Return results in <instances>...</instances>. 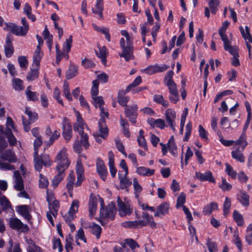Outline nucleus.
<instances>
[{"label":"nucleus","instance_id":"1","mask_svg":"<svg viewBox=\"0 0 252 252\" xmlns=\"http://www.w3.org/2000/svg\"><path fill=\"white\" fill-rule=\"evenodd\" d=\"M142 218L145 220H138L134 221H126L122 223L123 227L129 229H136L141 228L143 226L150 225L152 228H156L157 223L154 221L152 216L149 215L148 213L143 212Z\"/></svg>","mask_w":252,"mask_h":252},{"label":"nucleus","instance_id":"17","mask_svg":"<svg viewBox=\"0 0 252 252\" xmlns=\"http://www.w3.org/2000/svg\"><path fill=\"white\" fill-rule=\"evenodd\" d=\"M195 176L198 180L202 182L208 181L211 183L215 182V180L213 178L211 172L209 171H206L204 174L196 172Z\"/></svg>","mask_w":252,"mask_h":252},{"label":"nucleus","instance_id":"62","mask_svg":"<svg viewBox=\"0 0 252 252\" xmlns=\"http://www.w3.org/2000/svg\"><path fill=\"white\" fill-rule=\"evenodd\" d=\"M45 166H50L51 165V160L49 155L46 154H42L39 157Z\"/></svg>","mask_w":252,"mask_h":252},{"label":"nucleus","instance_id":"5","mask_svg":"<svg viewBox=\"0 0 252 252\" xmlns=\"http://www.w3.org/2000/svg\"><path fill=\"white\" fill-rule=\"evenodd\" d=\"M63 132L62 135L66 142H68L71 139L72 136V126L69 122V120L64 117L62 123Z\"/></svg>","mask_w":252,"mask_h":252},{"label":"nucleus","instance_id":"11","mask_svg":"<svg viewBox=\"0 0 252 252\" xmlns=\"http://www.w3.org/2000/svg\"><path fill=\"white\" fill-rule=\"evenodd\" d=\"M117 204L119 208V213L121 216H125L126 215H130L132 213V207H131L130 205L125 204L119 196L118 197Z\"/></svg>","mask_w":252,"mask_h":252},{"label":"nucleus","instance_id":"53","mask_svg":"<svg viewBox=\"0 0 252 252\" xmlns=\"http://www.w3.org/2000/svg\"><path fill=\"white\" fill-rule=\"evenodd\" d=\"M142 82L141 76H137L135 80L130 84L126 88V92H129L132 88L139 85Z\"/></svg>","mask_w":252,"mask_h":252},{"label":"nucleus","instance_id":"54","mask_svg":"<svg viewBox=\"0 0 252 252\" xmlns=\"http://www.w3.org/2000/svg\"><path fill=\"white\" fill-rule=\"evenodd\" d=\"M125 37L126 38V49L129 51L130 53L133 54V37L129 35V34L128 35V36Z\"/></svg>","mask_w":252,"mask_h":252},{"label":"nucleus","instance_id":"3","mask_svg":"<svg viewBox=\"0 0 252 252\" xmlns=\"http://www.w3.org/2000/svg\"><path fill=\"white\" fill-rule=\"evenodd\" d=\"M116 214L115 203L111 202L106 207L100 208V218L113 220Z\"/></svg>","mask_w":252,"mask_h":252},{"label":"nucleus","instance_id":"19","mask_svg":"<svg viewBox=\"0 0 252 252\" xmlns=\"http://www.w3.org/2000/svg\"><path fill=\"white\" fill-rule=\"evenodd\" d=\"M96 209L97 200L96 197H90L89 202V216L91 218H93L95 215Z\"/></svg>","mask_w":252,"mask_h":252},{"label":"nucleus","instance_id":"35","mask_svg":"<svg viewBox=\"0 0 252 252\" xmlns=\"http://www.w3.org/2000/svg\"><path fill=\"white\" fill-rule=\"evenodd\" d=\"M153 100L165 107H167L169 105L168 101L165 100L162 95L155 94L153 97Z\"/></svg>","mask_w":252,"mask_h":252},{"label":"nucleus","instance_id":"12","mask_svg":"<svg viewBox=\"0 0 252 252\" xmlns=\"http://www.w3.org/2000/svg\"><path fill=\"white\" fill-rule=\"evenodd\" d=\"M165 115L167 123L171 129L175 131V120L176 117L175 111L172 109H167L165 111Z\"/></svg>","mask_w":252,"mask_h":252},{"label":"nucleus","instance_id":"32","mask_svg":"<svg viewBox=\"0 0 252 252\" xmlns=\"http://www.w3.org/2000/svg\"><path fill=\"white\" fill-rule=\"evenodd\" d=\"M27 243L29 244L28 252H40V248L36 246L32 239L27 240Z\"/></svg>","mask_w":252,"mask_h":252},{"label":"nucleus","instance_id":"33","mask_svg":"<svg viewBox=\"0 0 252 252\" xmlns=\"http://www.w3.org/2000/svg\"><path fill=\"white\" fill-rule=\"evenodd\" d=\"M127 174H124V178L120 180L121 189H126L130 187L132 182L127 178Z\"/></svg>","mask_w":252,"mask_h":252},{"label":"nucleus","instance_id":"8","mask_svg":"<svg viewBox=\"0 0 252 252\" xmlns=\"http://www.w3.org/2000/svg\"><path fill=\"white\" fill-rule=\"evenodd\" d=\"M137 109L138 107L136 105L126 107L125 109L126 116L128 118L130 122L133 124L136 123Z\"/></svg>","mask_w":252,"mask_h":252},{"label":"nucleus","instance_id":"37","mask_svg":"<svg viewBox=\"0 0 252 252\" xmlns=\"http://www.w3.org/2000/svg\"><path fill=\"white\" fill-rule=\"evenodd\" d=\"M0 205L2 207V210H6L11 207V203L6 197L4 195L0 196Z\"/></svg>","mask_w":252,"mask_h":252},{"label":"nucleus","instance_id":"48","mask_svg":"<svg viewBox=\"0 0 252 252\" xmlns=\"http://www.w3.org/2000/svg\"><path fill=\"white\" fill-rule=\"evenodd\" d=\"M25 94L28 101H35L38 100V94L37 93L28 90L27 92H25Z\"/></svg>","mask_w":252,"mask_h":252},{"label":"nucleus","instance_id":"34","mask_svg":"<svg viewBox=\"0 0 252 252\" xmlns=\"http://www.w3.org/2000/svg\"><path fill=\"white\" fill-rule=\"evenodd\" d=\"M208 4L211 13L213 14H216L220 5V1L219 0H210L208 2Z\"/></svg>","mask_w":252,"mask_h":252},{"label":"nucleus","instance_id":"7","mask_svg":"<svg viewBox=\"0 0 252 252\" xmlns=\"http://www.w3.org/2000/svg\"><path fill=\"white\" fill-rule=\"evenodd\" d=\"M9 226L13 229L21 230L25 232L29 230L28 225L24 224L19 219L17 218H11L9 221Z\"/></svg>","mask_w":252,"mask_h":252},{"label":"nucleus","instance_id":"38","mask_svg":"<svg viewBox=\"0 0 252 252\" xmlns=\"http://www.w3.org/2000/svg\"><path fill=\"white\" fill-rule=\"evenodd\" d=\"M63 93L66 98L69 101H72V98L70 92V89L69 87V84L66 81H64L63 86Z\"/></svg>","mask_w":252,"mask_h":252},{"label":"nucleus","instance_id":"13","mask_svg":"<svg viewBox=\"0 0 252 252\" xmlns=\"http://www.w3.org/2000/svg\"><path fill=\"white\" fill-rule=\"evenodd\" d=\"M120 45L123 50L122 53L119 54L120 57L124 58L125 61L126 62H128L130 60L133 59L134 58L133 54L130 53L129 51L126 49V41L124 38L122 37L121 38Z\"/></svg>","mask_w":252,"mask_h":252},{"label":"nucleus","instance_id":"24","mask_svg":"<svg viewBox=\"0 0 252 252\" xmlns=\"http://www.w3.org/2000/svg\"><path fill=\"white\" fill-rule=\"evenodd\" d=\"M136 173L141 176H150L155 173L154 169H150L144 166L138 167L136 169Z\"/></svg>","mask_w":252,"mask_h":252},{"label":"nucleus","instance_id":"10","mask_svg":"<svg viewBox=\"0 0 252 252\" xmlns=\"http://www.w3.org/2000/svg\"><path fill=\"white\" fill-rule=\"evenodd\" d=\"M16 211L22 216L25 219L30 222L32 217L30 214L31 209L29 206L27 205H21L16 207Z\"/></svg>","mask_w":252,"mask_h":252},{"label":"nucleus","instance_id":"44","mask_svg":"<svg viewBox=\"0 0 252 252\" xmlns=\"http://www.w3.org/2000/svg\"><path fill=\"white\" fill-rule=\"evenodd\" d=\"M249 196L247 194L242 192L241 193L238 199L242 205L247 207L249 205Z\"/></svg>","mask_w":252,"mask_h":252},{"label":"nucleus","instance_id":"15","mask_svg":"<svg viewBox=\"0 0 252 252\" xmlns=\"http://www.w3.org/2000/svg\"><path fill=\"white\" fill-rule=\"evenodd\" d=\"M169 68V66L166 64H162L161 66L156 64L154 65L149 66L146 68L144 71L147 74L151 75L157 72H162Z\"/></svg>","mask_w":252,"mask_h":252},{"label":"nucleus","instance_id":"64","mask_svg":"<svg viewBox=\"0 0 252 252\" xmlns=\"http://www.w3.org/2000/svg\"><path fill=\"white\" fill-rule=\"evenodd\" d=\"M39 186L40 188L44 189L48 187V181L46 178L44 177L42 174H40L39 175Z\"/></svg>","mask_w":252,"mask_h":252},{"label":"nucleus","instance_id":"18","mask_svg":"<svg viewBox=\"0 0 252 252\" xmlns=\"http://www.w3.org/2000/svg\"><path fill=\"white\" fill-rule=\"evenodd\" d=\"M169 204L164 202L160 204L157 208V211L154 214L155 217H160L167 214L169 212Z\"/></svg>","mask_w":252,"mask_h":252},{"label":"nucleus","instance_id":"41","mask_svg":"<svg viewBox=\"0 0 252 252\" xmlns=\"http://www.w3.org/2000/svg\"><path fill=\"white\" fill-rule=\"evenodd\" d=\"M77 67L74 66H71L66 72V77L67 79H70L74 77L77 74Z\"/></svg>","mask_w":252,"mask_h":252},{"label":"nucleus","instance_id":"49","mask_svg":"<svg viewBox=\"0 0 252 252\" xmlns=\"http://www.w3.org/2000/svg\"><path fill=\"white\" fill-rule=\"evenodd\" d=\"M224 49L225 51H228L233 56H239L237 46H233L230 44H227L226 46H224Z\"/></svg>","mask_w":252,"mask_h":252},{"label":"nucleus","instance_id":"61","mask_svg":"<svg viewBox=\"0 0 252 252\" xmlns=\"http://www.w3.org/2000/svg\"><path fill=\"white\" fill-rule=\"evenodd\" d=\"M15 169V166L8 163L0 161V169L2 170H13Z\"/></svg>","mask_w":252,"mask_h":252},{"label":"nucleus","instance_id":"58","mask_svg":"<svg viewBox=\"0 0 252 252\" xmlns=\"http://www.w3.org/2000/svg\"><path fill=\"white\" fill-rule=\"evenodd\" d=\"M79 203V202L78 200H74L71 203L68 212L74 215V214L78 211Z\"/></svg>","mask_w":252,"mask_h":252},{"label":"nucleus","instance_id":"30","mask_svg":"<svg viewBox=\"0 0 252 252\" xmlns=\"http://www.w3.org/2000/svg\"><path fill=\"white\" fill-rule=\"evenodd\" d=\"M43 56V53L41 52L35 51L33 56L32 65L35 67L39 68L40 62Z\"/></svg>","mask_w":252,"mask_h":252},{"label":"nucleus","instance_id":"14","mask_svg":"<svg viewBox=\"0 0 252 252\" xmlns=\"http://www.w3.org/2000/svg\"><path fill=\"white\" fill-rule=\"evenodd\" d=\"M0 157L1 159L7 161L9 163H15L18 160L14 152L10 149L6 150L2 152Z\"/></svg>","mask_w":252,"mask_h":252},{"label":"nucleus","instance_id":"36","mask_svg":"<svg viewBox=\"0 0 252 252\" xmlns=\"http://www.w3.org/2000/svg\"><path fill=\"white\" fill-rule=\"evenodd\" d=\"M33 158L34 168L36 170L40 172L42 168L43 163H42V161H41L40 158L38 157V154L35 155V154H33Z\"/></svg>","mask_w":252,"mask_h":252},{"label":"nucleus","instance_id":"56","mask_svg":"<svg viewBox=\"0 0 252 252\" xmlns=\"http://www.w3.org/2000/svg\"><path fill=\"white\" fill-rule=\"evenodd\" d=\"M186 202V194L184 192H181L177 200L176 207H183L184 203Z\"/></svg>","mask_w":252,"mask_h":252},{"label":"nucleus","instance_id":"27","mask_svg":"<svg viewBox=\"0 0 252 252\" xmlns=\"http://www.w3.org/2000/svg\"><path fill=\"white\" fill-rule=\"evenodd\" d=\"M5 134L10 146H15L17 143V139L12 133L10 128H7L5 131Z\"/></svg>","mask_w":252,"mask_h":252},{"label":"nucleus","instance_id":"55","mask_svg":"<svg viewBox=\"0 0 252 252\" xmlns=\"http://www.w3.org/2000/svg\"><path fill=\"white\" fill-rule=\"evenodd\" d=\"M76 172L77 175H83L84 174V167L82 163V160L80 158H78L76 162Z\"/></svg>","mask_w":252,"mask_h":252},{"label":"nucleus","instance_id":"23","mask_svg":"<svg viewBox=\"0 0 252 252\" xmlns=\"http://www.w3.org/2000/svg\"><path fill=\"white\" fill-rule=\"evenodd\" d=\"M16 176L15 184L14 188L18 191H22L24 189V184L22 178L18 171H15L14 173Z\"/></svg>","mask_w":252,"mask_h":252},{"label":"nucleus","instance_id":"47","mask_svg":"<svg viewBox=\"0 0 252 252\" xmlns=\"http://www.w3.org/2000/svg\"><path fill=\"white\" fill-rule=\"evenodd\" d=\"M72 44V35H70L68 39H66L63 45V51L68 53Z\"/></svg>","mask_w":252,"mask_h":252},{"label":"nucleus","instance_id":"60","mask_svg":"<svg viewBox=\"0 0 252 252\" xmlns=\"http://www.w3.org/2000/svg\"><path fill=\"white\" fill-rule=\"evenodd\" d=\"M220 188L223 191H229L232 189V186L227 182L225 178H223L222 179V183L220 185Z\"/></svg>","mask_w":252,"mask_h":252},{"label":"nucleus","instance_id":"31","mask_svg":"<svg viewBox=\"0 0 252 252\" xmlns=\"http://www.w3.org/2000/svg\"><path fill=\"white\" fill-rule=\"evenodd\" d=\"M233 218L237 224L241 226L244 225V221L243 217L237 210H234L233 213Z\"/></svg>","mask_w":252,"mask_h":252},{"label":"nucleus","instance_id":"20","mask_svg":"<svg viewBox=\"0 0 252 252\" xmlns=\"http://www.w3.org/2000/svg\"><path fill=\"white\" fill-rule=\"evenodd\" d=\"M98 124L99 132L101 133V136L103 137H106L108 135V129L106 126L105 119L104 116L101 115Z\"/></svg>","mask_w":252,"mask_h":252},{"label":"nucleus","instance_id":"51","mask_svg":"<svg viewBox=\"0 0 252 252\" xmlns=\"http://www.w3.org/2000/svg\"><path fill=\"white\" fill-rule=\"evenodd\" d=\"M18 61L21 68L24 70L27 69L28 65V62L26 57L22 56H19Z\"/></svg>","mask_w":252,"mask_h":252},{"label":"nucleus","instance_id":"57","mask_svg":"<svg viewBox=\"0 0 252 252\" xmlns=\"http://www.w3.org/2000/svg\"><path fill=\"white\" fill-rule=\"evenodd\" d=\"M93 99H94V102L95 103V106L96 108L97 107L96 104H98L100 109L102 112H103V105L104 104V102L103 100V98L102 96H95L93 97Z\"/></svg>","mask_w":252,"mask_h":252},{"label":"nucleus","instance_id":"46","mask_svg":"<svg viewBox=\"0 0 252 252\" xmlns=\"http://www.w3.org/2000/svg\"><path fill=\"white\" fill-rule=\"evenodd\" d=\"M133 182L134 194L136 197L138 198L139 195V193L142 191V187L139 184L137 179L136 178H133Z\"/></svg>","mask_w":252,"mask_h":252},{"label":"nucleus","instance_id":"52","mask_svg":"<svg viewBox=\"0 0 252 252\" xmlns=\"http://www.w3.org/2000/svg\"><path fill=\"white\" fill-rule=\"evenodd\" d=\"M81 132V143L85 149H88L90 146L88 141V136L86 133Z\"/></svg>","mask_w":252,"mask_h":252},{"label":"nucleus","instance_id":"2","mask_svg":"<svg viewBox=\"0 0 252 252\" xmlns=\"http://www.w3.org/2000/svg\"><path fill=\"white\" fill-rule=\"evenodd\" d=\"M54 161L57 163L56 169L57 171L65 172V170L68 168L70 161L68 158L65 149H62L57 154Z\"/></svg>","mask_w":252,"mask_h":252},{"label":"nucleus","instance_id":"25","mask_svg":"<svg viewBox=\"0 0 252 252\" xmlns=\"http://www.w3.org/2000/svg\"><path fill=\"white\" fill-rule=\"evenodd\" d=\"M218 209V204L216 202H212L204 207L203 214L205 215H210L213 211Z\"/></svg>","mask_w":252,"mask_h":252},{"label":"nucleus","instance_id":"9","mask_svg":"<svg viewBox=\"0 0 252 252\" xmlns=\"http://www.w3.org/2000/svg\"><path fill=\"white\" fill-rule=\"evenodd\" d=\"M96 172L100 178L103 181H105L108 174L107 170L103 161L99 158L96 160Z\"/></svg>","mask_w":252,"mask_h":252},{"label":"nucleus","instance_id":"50","mask_svg":"<svg viewBox=\"0 0 252 252\" xmlns=\"http://www.w3.org/2000/svg\"><path fill=\"white\" fill-rule=\"evenodd\" d=\"M231 206V200L228 197H226L223 203V214L226 216L229 213V209Z\"/></svg>","mask_w":252,"mask_h":252},{"label":"nucleus","instance_id":"26","mask_svg":"<svg viewBox=\"0 0 252 252\" xmlns=\"http://www.w3.org/2000/svg\"><path fill=\"white\" fill-rule=\"evenodd\" d=\"M242 151V150H240V148H238L236 150L232 151L231 156L232 158L240 162H244L245 158Z\"/></svg>","mask_w":252,"mask_h":252},{"label":"nucleus","instance_id":"63","mask_svg":"<svg viewBox=\"0 0 252 252\" xmlns=\"http://www.w3.org/2000/svg\"><path fill=\"white\" fill-rule=\"evenodd\" d=\"M5 55L7 58L12 56L14 53V47L12 45H5L4 46Z\"/></svg>","mask_w":252,"mask_h":252},{"label":"nucleus","instance_id":"59","mask_svg":"<svg viewBox=\"0 0 252 252\" xmlns=\"http://www.w3.org/2000/svg\"><path fill=\"white\" fill-rule=\"evenodd\" d=\"M207 245L210 252H217L218 251L217 245L216 242L208 239Z\"/></svg>","mask_w":252,"mask_h":252},{"label":"nucleus","instance_id":"28","mask_svg":"<svg viewBox=\"0 0 252 252\" xmlns=\"http://www.w3.org/2000/svg\"><path fill=\"white\" fill-rule=\"evenodd\" d=\"M57 171L58 172V174L54 177L52 182V185L54 187H57L65 176V172Z\"/></svg>","mask_w":252,"mask_h":252},{"label":"nucleus","instance_id":"43","mask_svg":"<svg viewBox=\"0 0 252 252\" xmlns=\"http://www.w3.org/2000/svg\"><path fill=\"white\" fill-rule=\"evenodd\" d=\"M96 9H92V11L94 13L98 14L100 17H102V11H103V3L102 1L100 0H97L96 4Z\"/></svg>","mask_w":252,"mask_h":252},{"label":"nucleus","instance_id":"4","mask_svg":"<svg viewBox=\"0 0 252 252\" xmlns=\"http://www.w3.org/2000/svg\"><path fill=\"white\" fill-rule=\"evenodd\" d=\"M25 113L28 116L29 121L26 120L24 116H22V124L25 131L28 132L31 128V123L35 122L38 118L37 114L35 112H32L29 108H26Z\"/></svg>","mask_w":252,"mask_h":252},{"label":"nucleus","instance_id":"39","mask_svg":"<svg viewBox=\"0 0 252 252\" xmlns=\"http://www.w3.org/2000/svg\"><path fill=\"white\" fill-rule=\"evenodd\" d=\"M234 141L235 145H242V150L243 151L245 148L247 146L248 142L246 141V137L245 135H243V133L241 134V136L236 141Z\"/></svg>","mask_w":252,"mask_h":252},{"label":"nucleus","instance_id":"29","mask_svg":"<svg viewBox=\"0 0 252 252\" xmlns=\"http://www.w3.org/2000/svg\"><path fill=\"white\" fill-rule=\"evenodd\" d=\"M12 85L13 89L16 91H21L24 89L23 81L18 78H14L12 80Z\"/></svg>","mask_w":252,"mask_h":252},{"label":"nucleus","instance_id":"42","mask_svg":"<svg viewBox=\"0 0 252 252\" xmlns=\"http://www.w3.org/2000/svg\"><path fill=\"white\" fill-rule=\"evenodd\" d=\"M35 68L34 69L31 68L28 72L27 76V79L28 81H33L38 77V70L39 68Z\"/></svg>","mask_w":252,"mask_h":252},{"label":"nucleus","instance_id":"22","mask_svg":"<svg viewBox=\"0 0 252 252\" xmlns=\"http://www.w3.org/2000/svg\"><path fill=\"white\" fill-rule=\"evenodd\" d=\"M48 203L49 212H51L52 215L54 217H56L58 214V212L60 206L59 201L55 199L53 200L52 202Z\"/></svg>","mask_w":252,"mask_h":252},{"label":"nucleus","instance_id":"45","mask_svg":"<svg viewBox=\"0 0 252 252\" xmlns=\"http://www.w3.org/2000/svg\"><path fill=\"white\" fill-rule=\"evenodd\" d=\"M226 173L231 177L233 179H235L237 177V173L236 171L234 170L233 167L228 163H225Z\"/></svg>","mask_w":252,"mask_h":252},{"label":"nucleus","instance_id":"16","mask_svg":"<svg viewBox=\"0 0 252 252\" xmlns=\"http://www.w3.org/2000/svg\"><path fill=\"white\" fill-rule=\"evenodd\" d=\"M239 29L242 37L246 41V46L249 50V56H251V49L252 46L247 42L248 40L249 42L252 43V37L250 34V30L248 27L247 26L245 27L246 32H245V31L242 27L241 26L239 28Z\"/></svg>","mask_w":252,"mask_h":252},{"label":"nucleus","instance_id":"40","mask_svg":"<svg viewBox=\"0 0 252 252\" xmlns=\"http://www.w3.org/2000/svg\"><path fill=\"white\" fill-rule=\"evenodd\" d=\"M90 228L91 233L94 235L97 239H99L102 231L101 227L99 225L94 223Z\"/></svg>","mask_w":252,"mask_h":252},{"label":"nucleus","instance_id":"6","mask_svg":"<svg viewBox=\"0 0 252 252\" xmlns=\"http://www.w3.org/2000/svg\"><path fill=\"white\" fill-rule=\"evenodd\" d=\"M6 25L13 34L17 36H24L29 31L27 29V27L19 26L12 23H6Z\"/></svg>","mask_w":252,"mask_h":252},{"label":"nucleus","instance_id":"21","mask_svg":"<svg viewBox=\"0 0 252 252\" xmlns=\"http://www.w3.org/2000/svg\"><path fill=\"white\" fill-rule=\"evenodd\" d=\"M98 49L99 52L95 51V54L97 57L101 59L102 63L105 65L107 62L106 56L108 54L107 48L105 46H100L98 47Z\"/></svg>","mask_w":252,"mask_h":252}]
</instances>
